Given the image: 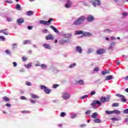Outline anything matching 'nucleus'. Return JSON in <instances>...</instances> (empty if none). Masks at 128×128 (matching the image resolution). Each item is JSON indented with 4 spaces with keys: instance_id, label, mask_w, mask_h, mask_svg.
<instances>
[{
    "instance_id": "37",
    "label": "nucleus",
    "mask_w": 128,
    "mask_h": 128,
    "mask_svg": "<svg viewBox=\"0 0 128 128\" xmlns=\"http://www.w3.org/2000/svg\"><path fill=\"white\" fill-rule=\"evenodd\" d=\"M66 112H62L60 113L61 118H64V117L66 116Z\"/></svg>"
},
{
    "instance_id": "22",
    "label": "nucleus",
    "mask_w": 128,
    "mask_h": 128,
    "mask_svg": "<svg viewBox=\"0 0 128 128\" xmlns=\"http://www.w3.org/2000/svg\"><path fill=\"white\" fill-rule=\"evenodd\" d=\"M112 114H120V112L118 110H114L112 111Z\"/></svg>"
},
{
    "instance_id": "42",
    "label": "nucleus",
    "mask_w": 128,
    "mask_h": 128,
    "mask_svg": "<svg viewBox=\"0 0 128 128\" xmlns=\"http://www.w3.org/2000/svg\"><path fill=\"white\" fill-rule=\"evenodd\" d=\"M20 98L22 100H26L27 98L24 96H22L20 97Z\"/></svg>"
},
{
    "instance_id": "59",
    "label": "nucleus",
    "mask_w": 128,
    "mask_h": 128,
    "mask_svg": "<svg viewBox=\"0 0 128 128\" xmlns=\"http://www.w3.org/2000/svg\"><path fill=\"white\" fill-rule=\"evenodd\" d=\"M43 34H46V32H48V30L45 29L42 31Z\"/></svg>"
},
{
    "instance_id": "16",
    "label": "nucleus",
    "mask_w": 128,
    "mask_h": 128,
    "mask_svg": "<svg viewBox=\"0 0 128 128\" xmlns=\"http://www.w3.org/2000/svg\"><path fill=\"white\" fill-rule=\"evenodd\" d=\"M114 78V76H108L105 78V80H112Z\"/></svg>"
},
{
    "instance_id": "36",
    "label": "nucleus",
    "mask_w": 128,
    "mask_h": 128,
    "mask_svg": "<svg viewBox=\"0 0 128 128\" xmlns=\"http://www.w3.org/2000/svg\"><path fill=\"white\" fill-rule=\"evenodd\" d=\"M40 66L42 68H46V64H42L40 65Z\"/></svg>"
},
{
    "instance_id": "29",
    "label": "nucleus",
    "mask_w": 128,
    "mask_h": 128,
    "mask_svg": "<svg viewBox=\"0 0 128 128\" xmlns=\"http://www.w3.org/2000/svg\"><path fill=\"white\" fill-rule=\"evenodd\" d=\"M2 100H4V102H10V98H8L6 96H4L2 98Z\"/></svg>"
},
{
    "instance_id": "44",
    "label": "nucleus",
    "mask_w": 128,
    "mask_h": 128,
    "mask_svg": "<svg viewBox=\"0 0 128 128\" xmlns=\"http://www.w3.org/2000/svg\"><path fill=\"white\" fill-rule=\"evenodd\" d=\"M96 100H94L92 102L91 104V106H96Z\"/></svg>"
},
{
    "instance_id": "15",
    "label": "nucleus",
    "mask_w": 128,
    "mask_h": 128,
    "mask_svg": "<svg viewBox=\"0 0 128 128\" xmlns=\"http://www.w3.org/2000/svg\"><path fill=\"white\" fill-rule=\"evenodd\" d=\"M76 84H80V86H84V82L80 80L76 82Z\"/></svg>"
},
{
    "instance_id": "14",
    "label": "nucleus",
    "mask_w": 128,
    "mask_h": 128,
    "mask_svg": "<svg viewBox=\"0 0 128 128\" xmlns=\"http://www.w3.org/2000/svg\"><path fill=\"white\" fill-rule=\"evenodd\" d=\"M72 6V2H70V1L68 0L67 2V4L65 5V8H70Z\"/></svg>"
},
{
    "instance_id": "53",
    "label": "nucleus",
    "mask_w": 128,
    "mask_h": 128,
    "mask_svg": "<svg viewBox=\"0 0 128 128\" xmlns=\"http://www.w3.org/2000/svg\"><path fill=\"white\" fill-rule=\"evenodd\" d=\"M58 85L55 84L53 86V88H58Z\"/></svg>"
},
{
    "instance_id": "7",
    "label": "nucleus",
    "mask_w": 128,
    "mask_h": 128,
    "mask_svg": "<svg viewBox=\"0 0 128 128\" xmlns=\"http://www.w3.org/2000/svg\"><path fill=\"white\" fill-rule=\"evenodd\" d=\"M87 22H93V20H94V16H92V15H89L87 18Z\"/></svg>"
},
{
    "instance_id": "25",
    "label": "nucleus",
    "mask_w": 128,
    "mask_h": 128,
    "mask_svg": "<svg viewBox=\"0 0 128 128\" xmlns=\"http://www.w3.org/2000/svg\"><path fill=\"white\" fill-rule=\"evenodd\" d=\"M112 120H113L114 122H116L118 120H120V118H111Z\"/></svg>"
},
{
    "instance_id": "4",
    "label": "nucleus",
    "mask_w": 128,
    "mask_h": 128,
    "mask_svg": "<svg viewBox=\"0 0 128 128\" xmlns=\"http://www.w3.org/2000/svg\"><path fill=\"white\" fill-rule=\"evenodd\" d=\"M96 54H106V50L100 48L96 51Z\"/></svg>"
},
{
    "instance_id": "28",
    "label": "nucleus",
    "mask_w": 128,
    "mask_h": 128,
    "mask_svg": "<svg viewBox=\"0 0 128 128\" xmlns=\"http://www.w3.org/2000/svg\"><path fill=\"white\" fill-rule=\"evenodd\" d=\"M94 122L96 123H98V124H100V122H102V121H100V119H98V118H96L94 120Z\"/></svg>"
},
{
    "instance_id": "26",
    "label": "nucleus",
    "mask_w": 128,
    "mask_h": 128,
    "mask_svg": "<svg viewBox=\"0 0 128 128\" xmlns=\"http://www.w3.org/2000/svg\"><path fill=\"white\" fill-rule=\"evenodd\" d=\"M31 98H39L40 97L34 94H32Z\"/></svg>"
},
{
    "instance_id": "17",
    "label": "nucleus",
    "mask_w": 128,
    "mask_h": 128,
    "mask_svg": "<svg viewBox=\"0 0 128 128\" xmlns=\"http://www.w3.org/2000/svg\"><path fill=\"white\" fill-rule=\"evenodd\" d=\"M84 34V32L82 30H76L75 32V36H78V34Z\"/></svg>"
},
{
    "instance_id": "5",
    "label": "nucleus",
    "mask_w": 128,
    "mask_h": 128,
    "mask_svg": "<svg viewBox=\"0 0 128 128\" xmlns=\"http://www.w3.org/2000/svg\"><path fill=\"white\" fill-rule=\"evenodd\" d=\"M92 2L94 6H96V4L98 6H100V0H94Z\"/></svg>"
},
{
    "instance_id": "33",
    "label": "nucleus",
    "mask_w": 128,
    "mask_h": 128,
    "mask_svg": "<svg viewBox=\"0 0 128 128\" xmlns=\"http://www.w3.org/2000/svg\"><path fill=\"white\" fill-rule=\"evenodd\" d=\"M28 14V16H32V14H34V12L32 11H28L27 12Z\"/></svg>"
},
{
    "instance_id": "30",
    "label": "nucleus",
    "mask_w": 128,
    "mask_h": 128,
    "mask_svg": "<svg viewBox=\"0 0 128 128\" xmlns=\"http://www.w3.org/2000/svg\"><path fill=\"white\" fill-rule=\"evenodd\" d=\"M76 66V63H73L72 64H71L69 68H74Z\"/></svg>"
},
{
    "instance_id": "50",
    "label": "nucleus",
    "mask_w": 128,
    "mask_h": 128,
    "mask_svg": "<svg viewBox=\"0 0 128 128\" xmlns=\"http://www.w3.org/2000/svg\"><path fill=\"white\" fill-rule=\"evenodd\" d=\"M116 96H118V98H122L124 96V95H122L120 94H116Z\"/></svg>"
},
{
    "instance_id": "45",
    "label": "nucleus",
    "mask_w": 128,
    "mask_h": 128,
    "mask_svg": "<svg viewBox=\"0 0 128 128\" xmlns=\"http://www.w3.org/2000/svg\"><path fill=\"white\" fill-rule=\"evenodd\" d=\"M22 114H28L30 113V111H28V110H22Z\"/></svg>"
},
{
    "instance_id": "9",
    "label": "nucleus",
    "mask_w": 128,
    "mask_h": 128,
    "mask_svg": "<svg viewBox=\"0 0 128 128\" xmlns=\"http://www.w3.org/2000/svg\"><path fill=\"white\" fill-rule=\"evenodd\" d=\"M54 38L52 35V34H49L46 37V40H54Z\"/></svg>"
},
{
    "instance_id": "23",
    "label": "nucleus",
    "mask_w": 128,
    "mask_h": 128,
    "mask_svg": "<svg viewBox=\"0 0 128 128\" xmlns=\"http://www.w3.org/2000/svg\"><path fill=\"white\" fill-rule=\"evenodd\" d=\"M16 8L18 10H22V8H20V4H16Z\"/></svg>"
},
{
    "instance_id": "11",
    "label": "nucleus",
    "mask_w": 128,
    "mask_h": 128,
    "mask_svg": "<svg viewBox=\"0 0 128 128\" xmlns=\"http://www.w3.org/2000/svg\"><path fill=\"white\" fill-rule=\"evenodd\" d=\"M76 50L78 52L79 54H82V47L80 46H77L76 47Z\"/></svg>"
},
{
    "instance_id": "46",
    "label": "nucleus",
    "mask_w": 128,
    "mask_h": 128,
    "mask_svg": "<svg viewBox=\"0 0 128 128\" xmlns=\"http://www.w3.org/2000/svg\"><path fill=\"white\" fill-rule=\"evenodd\" d=\"M76 118V114H73L71 116V118Z\"/></svg>"
},
{
    "instance_id": "49",
    "label": "nucleus",
    "mask_w": 128,
    "mask_h": 128,
    "mask_svg": "<svg viewBox=\"0 0 128 128\" xmlns=\"http://www.w3.org/2000/svg\"><path fill=\"white\" fill-rule=\"evenodd\" d=\"M90 110H87L86 112V114H90Z\"/></svg>"
},
{
    "instance_id": "27",
    "label": "nucleus",
    "mask_w": 128,
    "mask_h": 128,
    "mask_svg": "<svg viewBox=\"0 0 128 128\" xmlns=\"http://www.w3.org/2000/svg\"><path fill=\"white\" fill-rule=\"evenodd\" d=\"M110 72V71H104V70H102V76H106V74H108Z\"/></svg>"
},
{
    "instance_id": "20",
    "label": "nucleus",
    "mask_w": 128,
    "mask_h": 128,
    "mask_svg": "<svg viewBox=\"0 0 128 128\" xmlns=\"http://www.w3.org/2000/svg\"><path fill=\"white\" fill-rule=\"evenodd\" d=\"M66 42H68V40H61L60 41V44H66Z\"/></svg>"
},
{
    "instance_id": "6",
    "label": "nucleus",
    "mask_w": 128,
    "mask_h": 128,
    "mask_svg": "<svg viewBox=\"0 0 128 128\" xmlns=\"http://www.w3.org/2000/svg\"><path fill=\"white\" fill-rule=\"evenodd\" d=\"M110 96H108L107 98H102L100 99V100L101 102H102L103 104L106 102H110Z\"/></svg>"
},
{
    "instance_id": "18",
    "label": "nucleus",
    "mask_w": 128,
    "mask_h": 128,
    "mask_svg": "<svg viewBox=\"0 0 128 128\" xmlns=\"http://www.w3.org/2000/svg\"><path fill=\"white\" fill-rule=\"evenodd\" d=\"M50 28L54 32H56V34H58V30L56 29V28H55L54 26H50Z\"/></svg>"
},
{
    "instance_id": "12",
    "label": "nucleus",
    "mask_w": 128,
    "mask_h": 128,
    "mask_svg": "<svg viewBox=\"0 0 128 128\" xmlns=\"http://www.w3.org/2000/svg\"><path fill=\"white\" fill-rule=\"evenodd\" d=\"M82 34L84 36H92V34L88 32H85L84 33L83 32V34Z\"/></svg>"
},
{
    "instance_id": "31",
    "label": "nucleus",
    "mask_w": 128,
    "mask_h": 128,
    "mask_svg": "<svg viewBox=\"0 0 128 128\" xmlns=\"http://www.w3.org/2000/svg\"><path fill=\"white\" fill-rule=\"evenodd\" d=\"M121 102H126V99L124 96L122 98Z\"/></svg>"
},
{
    "instance_id": "58",
    "label": "nucleus",
    "mask_w": 128,
    "mask_h": 128,
    "mask_svg": "<svg viewBox=\"0 0 128 128\" xmlns=\"http://www.w3.org/2000/svg\"><path fill=\"white\" fill-rule=\"evenodd\" d=\"M124 114H128V109H126L124 111Z\"/></svg>"
},
{
    "instance_id": "34",
    "label": "nucleus",
    "mask_w": 128,
    "mask_h": 128,
    "mask_svg": "<svg viewBox=\"0 0 128 128\" xmlns=\"http://www.w3.org/2000/svg\"><path fill=\"white\" fill-rule=\"evenodd\" d=\"M32 63H29L28 64H27L25 66L27 68H31L32 66Z\"/></svg>"
},
{
    "instance_id": "51",
    "label": "nucleus",
    "mask_w": 128,
    "mask_h": 128,
    "mask_svg": "<svg viewBox=\"0 0 128 128\" xmlns=\"http://www.w3.org/2000/svg\"><path fill=\"white\" fill-rule=\"evenodd\" d=\"M92 49H89L88 54H92Z\"/></svg>"
},
{
    "instance_id": "61",
    "label": "nucleus",
    "mask_w": 128,
    "mask_h": 128,
    "mask_svg": "<svg viewBox=\"0 0 128 128\" xmlns=\"http://www.w3.org/2000/svg\"><path fill=\"white\" fill-rule=\"evenodd\" d=\"M6 106H8V108H10V104H8V103H7L6 104Z\"/></svg>"
},
{
    "instance_id": "60",
    "label": "nucleus",
    "mask_w": 128,
    "mask_h": 128,
    "mask_svg": "<svg viewBox=\"0 0 128 128\" xmlns=\"http://www.w3.org/2000/svg\"><path fill=\"white\" fill-rule=\"evenodd\" d=\"M28 30H32V26H28Z\"/></svg>"
},
{
    "instance_id": "62",
    "label": "nucleus",
    "mask_w": 128,
    "mask_h": 128,
    "mask_svg": "<svg viewBox=\"0 0 128 128\" xmlns=\"http://www.w3.org/2000/svg\"><path fill=\"white\" fill-rule=\"evenodd\" d=\"M105 32H111L110 30H108V29H106L104 30Z\"/></svg>"
},
{
    "instance_id": "10",
    "label": "nucleus",
    "mask_w": 128,
    "mask_h": 128,
    "mask_svg": "<svg viewBox=\"0 0 128 128\" xmlns=\"http://www.w3.org/2000/svg\"><path fill=\"white\" fill-rule=\"evenodd\" d=\"M24 19L23 18H20L17 20L18 24H24Z\"/></svg>"
},
{
    "instance_id": "48",
    "label": "nucleus",
    "mask_w": 128,
    "mask_h": 128,
    "mask_svg": "<svg viewBox=\"0 0 128 128\" xmlns=\"http://www.w3.org/2000/svg\"><path fill=\"white\" fill-rule=\"evenodd\" d=\"M26 86H32V84L30 83V82H26Z\"/></svg>"
},
{
    "instance_id": "24",
    "label": "nucleus",
    "mask_w": 128,
    "mask_h": 128,
    "mask_svg": "<svg viewBox=\"0 0 128 128\" xmlns=\"http://www.w3.org/2000/svg\"><path fill=\"white\" fill-rule=\"evenodd\" d=\"M114 44H116V42H112L110 44V46L108 48V50H112V48H113L112 46H114Z\"/></svg>"
},
{
    "instance_id": "56",
    "label": "nucleus",
    "mask_w": 128,
    "mask_h": 128,
    "mask_svg": "<svg viewBox=\"0 0 128 128\" xmlns=\"http://www.w3.org/2000/svg\"><path fill=\"white\" fill-rule=\"evenodd\" d=\"M86 125L85 124H82L80 125V128H84V126H86Z\"/></svg>"
},
{
    "instance_id": "63",
    "label": "nucleus",
    "mask_w": 128,
    "mask_h": 128,
    "mask_svg": "<svg viewBox=\"0 0 128 128\" xmlns=\"http://www.w3.org/2000/svg\"><path fill=\"white\" fill-rule=\"evenodd\" d=\"M7 20L8 22H12V19L10 18H8Z\"/></svg>"
},
{
    "instance_id": "40",
    "label": "nucleus",
    "mask_w": 128,
    "mask_h": 128,
    "mask_svg": "<svg viewBox=\"0 0 128 128\" xmlns=\"http://www.w3.org/2000/svg\"><path fill=\"white\" fill-rule=\"evenodd\" d=\"M112 106L113 108H114L116 106H118V103H114L112 104Z\"/></svg>"
},
{
    "instance_id": "19",
    "label": "nucleus",
    "mask_w": 128,
    "mask_h": 128,
    "mask_svg": "<svg viewBox=\"0 0 128 128\" xmlns=\"http://www.w3.org/2000/svg\"><path fill=\"white\" fill-rule=\"evenodd\" d=\"M0 32H3L6 36H8V32H6V30L3 29L0 31Z\"/></svg>"
},
{
    "instance_id": "47",
    "label": "nucleus",
    "mask_w": 128,
    "mask_h": 128,
    "mask_svg": "<svg viewBox=\"0 0 128 128\" xmlns=\"http://www.w3.org/2000/svg\"><path fill=\"white\" fill-rule=\"evenodd\" d=\"M99 70H100V68H98V67L95 68L94 70V72H98Z\"/></svg>"
},
{
    "instance_id": "3",
    "label": "nucleus",
    "mask_w": 128,
    "mask_h": 128,
    "mask_svg": "<svg viewBox=\"0 0 128 128\" xmlns=\"http://www.w3.org/2000/svg\"><path fill=\"white\" fill-rule=\"evenodd\" d=\"M40 88L41 90H44V92L46 94H49L50 93V90L46 86L44 85H41Z\"/></svg>"
},
{
    "instance_id": "2",
    "label": "nucleus",
    "mask_w": 128,
    "mask_h": 128,
    "mask_svg": "<svg viewBox=\"0 0 128 128\" xmlns=\"http://www.w3.org/2000/svg\"><path fill=\"white\" fill-rule=\"evenodd\" d=\"M52 20H54V18H50L48 21L41 20L40 21V24H46V26H48V24H50V22H52Z\"/></svg>"
},
{
    "instance_id": "54",
    "label": "nucleus",
    "mask_w": 128,
    "mask_h": 128,
    "mask_svg": "<svg viewBox=\"0 0 128 128\" xmlns=\"http://www.w3.org/2000/svg\"><path fill=\"white\" fill-rule=\"evenodd\" d=\"M30 102H32V104H36V101L32 100H30Z\"/></svg>"
},
{
    "instance_id": "52",
    "label": "nucleus",
    "mask_w": 128,
    "mask_h": 128,
    "mask_svg": "<svg viewBox=\"0 0 128 128\" xmlns=\"http://www.w3.org/2000/svg\"><path fill=\"white\" fill-rule=\"evenodd\" d=\"M90 94L91 96H94V94H96V91H92L90 92Z\"/></svg>"
},
{
    "instance_id": "35",
    "label": "nucleus",
    "mask_w": 128,
    "mask_h": 128,
    "mask_svg": "<svg viewBox=\"0 0 128 128\" xmlns=\"http://www.w3.org/2000/svg\"><path fill=\"white\" fill-rule=\"evenodd\" d=\"M88 98V95H84L80 98V100H84V98Z\"/></svg>"
},
{
    "instance_id": "32",
    "label": "nucleus",
    "mask_w": 128,
    "mask_h": 128,
    "mask_svg": "<svg viewBox=\"0 0 128 128\" xmlns=\"http://www.w3.org/2000/svg\"><path fill=\"white\" fill-rule=\"evenodd\" d=\"M24 44H30V40H24L23 42Z\"/></svg>"
},
{
    "instance_id": "13",
    "label": "nucleus",
    "mask_w": 128,
    "mask_h": 128,
    "mask_svg": "<svg viewBox=\"0 0 128 128\" xmlns=\"http://www.w3.org/2000/svg\"><path fill=\"white\" fill-rule=\"evenodd\" d=\"M43 46L44 48H46L47 50H52V47H50V44H43Z\"/></svg>"
},
{
    "instance_id": "1",
    "label": "nucleus",
    "mask_w": 128,
    "mask_h": 128,
    "mask_svg": "<svg viewBox=\"0 0 128 128\" xmlns=\"http://www.w3.org/2000/svg\"><path fill=\"white\" fill-rule=\"evenodd\" d=\"M86 20V16H82L79 17L78 19L76 20L73 23L74 26H80Z\"/></svg>"
},
{
    "instance_id": "57",
    "label": "nucleus",
    "mask_w": 128,
    "mask_h": 128,
    "mask_svg": "<svg viewBox=\"0 0 128 128\" xmlns=\"http://www.w3.org/2000/svg\"><path fill=\"white\" fill-rule=\"evenodd\" d=\"M12 64H13V66H14V67H16V66H18V64H17L16 62H14L12 63Z\"/></svg>"
},
{
    "instance_id": "39",
    "label": "nucleus",
    "mask_w": 128,
    "mask_h": 128,
    "mask_svg": "<svg viewBox=\"0 0 128 128\" xmlns=\"http://www.w3.org/2000/svg\"><path fill=\"white\" fill-rule=\"evenodd\" d=\"M106 113L107 114H112V111H108V110H106Z\"/></svg>"
},
{
    "instance_id": "55",
    "label": "nucleus",
    "mask_w": 128,
    "mask_h": 128,
    "mask_svg": "<svg viewBox=\"0 0 128 128\" xmlns=\"http://www.w3.org/2000/svg\"><path fill=\"white\" fill-rule=\"evenodd\" d=\"M22 59L23 62H26L27 60L26 58V56H23L22 58Z\"/></svg>"
},
{
    "instance_id": "21",
    "label": "nucleus",
    "mask_w": 128,
    "mask_h": 128,
    "mask_svg": "<svg viewBox=\"0 0 128 128\" xmlns=\"http://www.w3.org/2000/svg\"><path fill=\"white\" fill-rule=\"evenodd\" d=\"M91 116L92 118H96V116H98V113L94 112L93 114H92Z\"/></svg>"
},
{
    "instance_id": "43",
    "label": "nucleus",
    "mask_w": 128,
    "mask_h": 128,
    "mask_svg": "<svg viewBox=\"0 0 128 128\" xmlns=\"http://www.w3.org/2000/svg\"><path fill=\"white\" fill-rule=\"evenodd\" d=\"M0 40H2V42H4V40H6V38L4 36H0Z\"/></svg>"
},
{
    "instance_id": "41",
    "label": "nucleus",
    "mask_w": 128,
    "mask_h": 128,
    "mask_svg": "<svg viewBox=\"0 0 128 128\" xmlns=\"http://www.w3.org/2000/svg\"><path fill=\"white\" fill-rule=\"evenodd\" d=\"M6 52L7 54H9V55L12 54V52H10V51L8 50H6Z\"/></svg>"
},
{
    "instance_id": "64",
    "label": "nucleus",
    "mask_w": 128,
    "mask_h": 128,
    "mask_svg": "<svg viewBox=\"0 0 128 128\" xmlns=\"http://www.w3.org/2000/svg\"><path fill=\"white\" fill-rule=\"evenodd\" d=\"M128 14V13H123L122 16H126Z\"/></svg>"
},
{
    "instance_id": "38",
    "label": "nucleus",
    "mask_w": 128,
    "mask_h": 128,
    "mask_svg": "<svg viewBox=\"0 0 128 128\" xmlns=\"http://www.w3.org/2000/svg\"><path fill=\"white\" fill-rule=\"evenodd\" d=\"M96 104H98V106H102V102L100 100H96Z\"/></svg>"
},
{
    "instance_id": "8",
    "label": "nucleus",
    "mask_w": 128,
    "mask_h": 128,
    "mask_svg": "<svg viewBox=\"0 0 128 128\" xmlns=\"http://www.w3.org/2000/svg\"><path fill=\"white\" fill-rule=\"evenodd\" d=\"M70 94H68V92H65V93L62 96V98H64V100H68V98H70Z\"/></svg>"
}]
</instances>
